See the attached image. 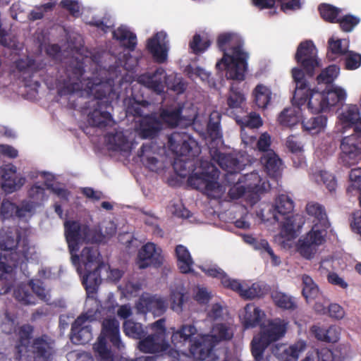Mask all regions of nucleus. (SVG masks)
<instances>
[{"instance_id":"1","label":"nucleus","mask_w":361,"mask_h":361,"mask_svg":"<svg viewBox=\"0 0 361 361\" xmlns=\"http://www.w3.org/2000/svg\"><path fill=\"white\" fill-rule=\"evenodd\" d=\"M64 228L72 262L78 264L77 271L89 295L100 284L101 273L108 269V265L100 262L97 247L88 244L99 241L101 237L87 225L75 221H66Z\"/></svg>"},{"instance_id":"2","label":"nucleus","mask_w":361,"mask_h":361,"mask_svg":"<svg viewBox=\"0 0 361 361\" xmlns=\"http://www.w3.org/2000/svg\"><path fill=\"white\" fill-rule=\"evenodd\" d=\"M171 342L174 347H181L189 343V351L196 359L204 360L212 357L214 346L221 341L228 340L233 336L232 329L224 324H216L211 334L198 333L192 324H184L178 329L171 328Z\"/></svg>"},{"instance_id":"3","label":"nucleus","mask_w":361,"mask_h":361,"mask_svg":"<svg viewBox=\"0 0 361 361\" xmlns=\"http://www.w3.org/2000/svg\"><path fill=\"white\" fill-rule=\"evenodd\" d=\"M270 188L268 181L263 180L257 172L250 173V207L252 216L255 215L261 223H275L280 221L279 216H285L290 214L294 208L293 200L285 194L279 195L274 204L267 202L256 203L260 200V195Z\"/></svg>"},{"instance_id":"4","label":"nucleus","mask_w":361,"mask_h":361,"mask_svg":"<svg viewBox=\"0 0 361 361\" xmlns=\"http://www.w3.org/2000/svg\"><path fill=\"white\" fill-rule=\"evenodd\" d=\"M216 45L223 52L222 58L216 63V69L225 71L227 78L243 80L248 58L245 40L236 33L224 32L218 36Z\"/></svg>"},{"instance_id":"5","label":"nucleus","mask_w":361,"mask_h":361,"mask_svg":"<svg viewBox=\"0 0 361 361\" xmlns=\"http://www.w3.org/2000/svg\"><path fill=\"white\" fill-rule=\"evenodd\" d=\"M154 334L140 340L137 348L144 353L160 354L168 355L177 359L178 361H215L216 356L212 353V357L204 360L195 358L190 353L174 349L167 340L166 329L164 320L159 319L150 325Z\"/></svg>"},{"instance_id":"6","label":"nucleus","mask_w":361,"mask_h":361,"mask_svg":"<svg viewBox=\"0 0 361 361\" xmlns=\"http://www.w3.org/2000/svg\"><path fill=\"white\" fill-rule=\"evenodd\" d=\"M291 73L295 83L293 104L296 106L298 109L306 106L312 114L326 110L323 91L310 87V83L305 78V73L301 68L295 67L292 69Z\"/></svg>"},{"instance_id":"7","label":"nucleus","mask_w":361,"mask_h":361,"mask_svg":"<svg viewBox=\"0 0 361 361\" xmlns=\"http://www.w3.org/2000/svg\"><path fill=\"white\" fill-rule=\"evenodd\" d=\"M108 341L120 349L123 345L120 340L119 324L115 319H106L102 324V330L94 350L99 361H115L116 357L109 349Z\"/></svg>"},{"instance_id":"8","label":"nucleus","mask_w":361,"mask_h":361,"mask_svg":"<svg viewBox=\"0 0 361 361\" xmlns=\"http://www.w3.org/2000/svg\"><path fill=\"white\" fill-rule=\"evenodd\" d=\"M218 171L213 165L206 164L202 172L197 171L189 178V183L197 189L203 190L213 198L221 196L224 188L217 182Z\"/></svg>"},{"instance_id":"9","label":"nucleus","mask_w":361,"mask_h":361,"mask_svg":"<svg viewBox=\"0 0 361 361\" xmlns=\"http://www.w3.org/2000/svg\"><path fill=\"white\" fill-rule=\"evenodd\" d=\"M180 117V110H166L160 115L161 121H158L155 116H147L142 118L140 122L138 133L142 138L153 137L164 126H175L178 124Z\"/></svg>"},{"instance_id":"10","label":"nucleus","mask_w":361,"mask_h":361,"mask_svg":"<svg viewBox=\"0 0 361 361\" xmlns=\"http://www.w3.org/2000/svg\"><path fill=\"white\" fill-rule=\"evenodd\" d=\"M138 81L157 92H161L164 90L165 83L177 93L182 92L185 87L181 78H178L176 74H172L166 77L164 70L161 68H158L152 75L145 74L141 75Z\"/></svg>"},{"instance_id":"11","label":"nucleus","mask_w":361,"mask_h":361,"mask_svg":"<svg viewBox=\"0 0 361 361\" xmlns=\"http://www.w3.org/2000/svg\"><path fill=\"white\" fill-rule=\"evenodd\" d=\"M307 348V343L305 341L299 340L293 344L289 345L284 350L286 355V361H298L301 353ZM335 357L332 350L328 348H322L320 349L312 348L309 350L305 357L301 361H334Z\"/></svg>"},{"instance_id":"12","label":"nucleus","mask_w":361,"mask_h":361,"mask_svg":"<svg viewBox=\"0 0 361 361\" xmlns=\"http://www.w3.org/2000/svg\"><path fill=\"white\" fill-rule=\"evenodd\" d=\"M295 60L302 67L301 70L310 77H312L315 69L320 66L317 50L312 40H305L299 44Z\"/></svg>"},{"instance_id":"13","label":"nucleus","mask_w":361,"mask_h":361,"mask_svg":"<svg viewBox=\"0 0 361 361\" xmlns=\"http://www.w3.org/2000/svg\"><path fill=\"white\" fill-rule=\"evenodd\" d=\"M75 80H79V75H82L80 66L78 68ZM67 88L70 92H76L79 90L85 91L87 94H92L97 98H102L106 97L112 91V85L109 81L102 82L101 80H96L94 82L90 81L89 79L85 81V85L75 81L74 80L67 85Z\"/></svg>"},{"instance_id":"14","label":"nucleus","mask_w":361,"mask_h":361,"mask_svg":"<svg viewBox=\"0 0 361 361\" xmlns=\"http://www.w3.org/2000/svg\"><path fill=\"white\" fill-rule=\"evenodd\" d=\"M341 160L344 166L350 167L361 155V136L352 134L343 137L341 143Z\"/></svg>"},{"instance_id":"15","label":"nucleus","mask_w":361,"mask_h":361,"mask_svg":"<svg viewBox=\"0 0 361 361\" xmlns=\"http://www.w3.org/2000/svg\"><path fill=\"white\" fill-rule=\"evenodd\" d=\"M94 319L92 312L82 314L72 326L71 340L75 344H85L92 337L90 322Z\"/></svg>"},{"instance_id":"16","label":"nucleus","mask_w":361,"mask_h":361,"mask_svg":"<svg viewBox=\"0 0 361 361\" xmlns=\"http://www.w3.org/2000/svg\"><path fill=\"white\" fill-rule=\"evenodd\" d=\"M164 257L161 249L152 243H148L138 252L137 264L141 269L157 266L162 263Z\"/></svg>"},{"instance_id":"17","label":"nucleus","mask_w":361,"mask_h":361,"mask_svg":"<svg viewBox=\"0 0 361 361\" xmlns=\"http://www.w3.org/2000/svg\"><path fill=\"white\" fill-rule=\"evenodd\" d=\"M288 323L281 318H275L268 321L267 325L261 328L259 336L267 343H272L281 339L286 335Z\"/></svg>"},{"instance_id":"18","label":"nucleus","mask_w":361,"mask_h":361,"mask_svg":"<svg viewBox=\"0 0 361 361\" xmlns=\"http://www.w3.org/2000/svg\"><path fill=\"white\" fill-rule=\"evenodd\" d=\"M1 188L7 193L19 190L25 183V179L17 173V168L13 164H6L1 168Z\"/></svg>"},{"instance_id":"19","label":"nucleus","mask_w":361,"mask_h":361,"mask_svg":"<svg viewBox=\"0 0 361 361\" xmlns=\"http://www.w3.org/2000/svg\"><path fill=\"white\" fill-rule=\"evenodd\" d=\"M147 47L156 61L164 63L167 60L169 45L167 35L164 32H159L149 38Z\"/></svg>"},{"instance_id":"20","label":"nucleus","mask_w":361,"mask_h":361,"mask_svg":"<svg viewBox=\"0 0 361 361\" xmlns=\"http://www.w3.org/2000/svg\"><path fill=\"white\" fill-rule=\"evenodd\" d=\"M202 270L208 276L219 278L222 285L228 288L236 291L243 298H248L247 291L244 289L240 283L235 279H233L227 276L223 270L216 265L201 267Z\"/></svg>"},{"instance_id":"21","label":"nucleus","mask_w":361,"mask_h":361,"mask_svg":"<svg viewBox=\"0 0 361 361\" xmlns=\"http://www.w3.org/2000/svg\"><path fill=\"white\" fill-rule=\"evenodd\" d=\"M284 221L281 227V235L288 240L295 239L300 233L305 224L304 217L300 214H295L291 216L284 217Z\"/></svg>"},{"instance_id":"22","label":"nucleus","mask_w":361,"mask_h":361,"mask_svg":"<svg viewBox=\"0 0 361 361\" xmlns=\"http://www.w3.org/2000/svg\"><path fill=\"white\" fill-rule=\"evenodd\" d=\"M137 309L142 312L152 311L154 314H160L166 310V304L160 297L145 295L140 299Z\"/></svg>"},{"instance_id":"23","label":"nucleus","mask_w":361,"mask_h":361,"mask_svg":"<svg viewBox=\"0 0 361 361\" xmlns=\"http://www.w3.org/2000/svg\"><path fill=\"white\" fill-rule=\"evenodd\" d=\"M30 350L33 361H49L52 355V346L44 338L36 339Z\"/></svg>"},{"instance_id":"24","label":"nucleus","mask_w":361,"mask_h":361,"mask_svg":"<svg viewBox=\"0 0 361 361\" xmlns=\"http://www.w3.org/2000/svg\"><path fill=\"white\" fill-rule=\"evenodd\" d=\"M260 162L269 176H277L281 165V159L274 150L263 154L260 157Z\"/></svg>"},{"instance_id":"25","label":"nucleus","mask_w":361,"mask_h":361,"mask_svg":"<svg viewBox=\"0 0 361 361\" xmlns=\"http://www.w3.org/2000/svg\"><path fill=\"white\" fill-rule=\"evenodd\" d=\"M272 92L269 87L258 84L252 91L253 103L258 109H266L270 104Z\"/></svg>"},{"instance_id":"26","label":"nucleus","mask_w":361,"mask_h":361,"mask_svg":"<svg viewBox=\"0 0 361 361\" xmlns=\"http://www.w3.org/2000/svg\"><path fill=\"white\" fill-rule=\"evenodd\" d=\"M306 212L308 215L314 217V222L317 224L322 228H327L329 223L324 206L317 202H309L306 205Z\"/></svg>"},{"instance_id":"27","label":"nucleus","mask_w":361,"mask_h":361,"mask_svg":"<svg viewBox=\"0 0 361 361\" xmlns=\"http://www.w3.org/2000/svg\"><path fill=\"white\" fill-rule=\"evenodd\" d=\"M283 0H253V4L260 9L272 8L276 3H281V10L283 12L287 11H295L301 8L300 0H290L287 2H282Z\"/></svg>"},{"instance_id":"28","label":"nucleus","mask_w":361,"mask_h":361,"mask_svg":"<svg viewBox=\"0 0 361 361\" xmlns=\"http://www.w3.org/2000/svg\"><path fill=\"white\" fill-rule=\"evenodd\" d=\"M324 99L325 101L326 109L330 106H334L340 103H343L346 97L345 90L335 85H331L323 90Z\"/></svg>"},{"instance_id":"29","label":"nucleus","mask_w":361,"mask_h":361,"mask_svg":"<svg viewBox=\"0 0 361 361\" xmlns=\"http://www.w3.org/2000/svg\"><path fill=\"white\" fill-rule=\"evenodd\" d=\"M250 245H252L255 250L259 251L261 255H267L269 256L273 266L280 264V258L275 255L267 240L257 239L250 235Z\"/></svg>"},{"instance_id":"30","label":"nucleus","mask_w":361,"mask_h":361,"mask_svg":"<svg viewBox=\"0 0 361 361\" xmlns=\"http://www.w3.org/2000/svg\"><path fill=\"white\" fill-rule=\"evenodd\" d=\"M176 255L180 271L184 274L192 272L194 262L187 247L181 245H178L176 248Z\"/></svg>"},{"instance_id":"31","label":"nucleus","mask_w":361,"mask_h":361,"mask_svg":"<svg viewBox=\"0 0 361 361\" xmlns=\"http://www.w3.org/2000/svg\"><path fill=\"white\" fill-rule=\"evenodd\" d=\"M327 123V117L324 115H317L309 119L302 121V126L305 131L316 134L324 129Z\"/></svg>"},{"instance_id":"32","label":"nucleus","mask_w":361,"mask_h":361,"mask_svg":"<svg viewBox=\"0 0 361 361\" xmlns=\"http://www.w3.org/2000/svg\"><path fill=\"white\" fill-rule=\"evenodd\" d=\"M212 39L207 33L195 34L190 42V48L195 54L205 51L211 45Z\"/></svg>"},{"instance_id":"33","label":"nucleus","mask_w":361,"mask_h":361,"mask_svg":"<svg viewBox=\"0 0 361 361\" xmlns=\"http://www.w3.org/2000/svg\"><path fill=\"white\" fill-rule=\"evenodd\" d=\"M339 73V68L336 65H330L322 72L317 77V82L318 85L325 84L326 88L334 85L333 84L335 79Z\"/></svg>"},{"instance_id":"34","label":"nucleus","mask_w":361,"mask_h":361,"mask_svg":"<svg viewBox=\"0 0 361 361\" xmlns=\"http://www.w3.org/2000/svg\"><path fill=\"white\" fill-rule=\"evenodd\" d=\"M115 39L128 48H133L136 44V37L130 32L126 27L121 26L113 32Z\"/></svg>"},{"instance_id":"35","label":"nucleus","mask_w":361,"mask_h":361,"mask_svg":"<svg viewBox=\"0 0 361 361\" xmlns=\"http://www.w3.org/2000/svg\"><path fill=\"white\" fill-rule=\"evenodd\" d=\"M111 114L100 109H95L88 114V122L90 124L96 126H106L111 122Z\"/></svg>"},{"instance_id":"36","label":"nucleus","mask_w":361,"mask_h":361,"mask_svg":"<svg viewBox=\"0 0 361 361\" xmlns=\"http://www.w3.org/2000/svg\"><path fill=\"white\" fill-rule=\"evenodd\" d=\"M299 112L292 108L284 109L279 114L278 121L284 127L291 128L300 121Z\"/></svg>"},{"instance_id":"37","label":"nucleus","mask_w":361,"mask_h":361,"mask_svg":"<svg viewBox=\"0 0 361 361\" xmlns=\"http://www.w3.org/2000/svg\"><path fill=\"white\" fill-rule=\"evenodd\" d=\"M37 178L44 180V185L47 190H50L54 194L62 199H66L68 196V192L61 186L54 185L51 184L50 182L53 180L54 176L52 174L47 172H39Z\"/></svg>"},{"instance_id":"38","label":"nucleus","mask_w":361,"mask_h":361,"mask_svg":"<svg viewBox=\"0 0 361 361\" xmlns=\"http://www.w3.org/2000/svg\"><path fill=\"white\" fill-rule=\"evenodd\" d=\"M318 10L321 17L326 22L331 23H337L341 10L336 6L328 4H322L319 6Z\"/></svg>"},{"instance_id":"39","label":"nucleus","mask_w":361,"mask_h":361,"mask_svg":"<svg viewBox=\"0 0 361 361\" xmlns=\"http://www.w3.org/2000/svg\"><path fill=\"white\" fill-rule=\"evenodd\" d=\"M108 142L114 149L123 151L128 150L131 146V142L123 132H117L114 135H110L108 137Z\"/></svg>"},{"instance_id":"40","label":"nucleus","mask_w":361,"mask_h":361,"mask_svg":"<svg viewBox=\"0 0 361 361\" xmlns=\"http://www.w3.org/2000/svg\"><path fill=\"white\" fill-rule=\"evenodd\" d=\"M271 298L274 304L281 309L295 310L297 307L293 298L283 293L273 292L271 293Z\"/></svg>"},{"instance_id":"41","label":"nucleus","mask_w":361,"mask_h":361,"mask_svg":"<svg viewBox=\"0 0 361 361\" xmlns=\"http://www.w3.org/2000/svg\"><path fill=\"white\" fill-rule=\"evenodd\" d=\"M269 345L260 336L258 338H253L251 342V353L255 361H266L264 358V353Z\"/></svg>"},{"instance_id":"42","label":"nucleus","mask_w":361,"mask_h":361,"mask_svg":"<svg viewBox=\"0 0 361 361\" xmlns=\"http://www.w3.org/2000/svg\"><path fill=\"white\" fill-rule=\"evenodd\" d=\"M302 295L306 300L314 299L319 293V288L313 279L308 275L304 274L302 277Z\"/></svg>"},{"instance_id":"43","label":"nucleus","mask_w":361,"mask_h":361,"mask_svg":"<svg viewBox=\"0 0 361 361\" xmlns=\"http://www.w3.org/2000/svg\"><path fill=\"white\" fill-rule=\"evenodd\" d=\"M93 14V11L90 8H83L81 12V15L82 16L83 20L92 25H94L101 30H104V32H106L107 30L113 25L111 22L109 20H107L106 22H104L103 20H100L99 19H97L95 17L92 16V18H90V16Z\"/></svg>"},{"instance_id":"44","label":"nucleus","mask_w":361,"mask_h":361,"mask_svg":"<svg viewBox=\"0 0 361 361\" xmlns=\"http://www.w3.org/2000/svg\"><path fill=\"white\" fill-rule=\"evenodd\" d=\"M185 290L181 285L176 287L171 290V309L176 312H180L182 310V304L184 302V294Z\"/></svg>"},{"instance_id":"45","label":"nucleus","mask_w":361,"mask_h":361,"mask_svg":"<svg viewBox=\"0 0 361 361\" xmlns=\"http://www.w3.org/2000/svg\"><path fill=\"white\" fill-rule=\"evenodd\" d=\"M125 334L137 339H140L144 334V330L140 323H135L131 320H127L123 325Z\"/></svg>"},{"instance_id":"46","label":"nucleus","mask_w":361,"mask_h":361,"mask_svg":"<svg viewBox=\"0 0 361 361\" xmlns=\"http://www.w3.org/2000/svg\"><path fill=\"white\" fill-rule=\"evenodd\" d=\"M360 111L357 105H350L341 114V120L344 124L353 125L360 118Z\"/></svg>"},{"instance_id":"47","label":"nucleus","mask_w":361,"mask_h":361,"mask_svg":"<svg viewBox=\"0 0 361 361\" xmlns=\"http://www.w3.org/2000/svg\"><path fill=\"white\" fill-rule=\"evenodd\" d=\"M298 251L303 257L310 259L316 252V246L304 237L298 242Z\"/></svg>"},{"instance_id":"48","label":"nucleus","mask_w":361,"mask_h":361,"mask_svg":"<svg viewBox=\"0 0 361 361\" xmlns=\"http://www.w3.org/2000/svg\"><path fill=\"white\" fill-rule=\"evenodd\" d=\"M338 23L341 30L343 32H351L354 27L360 23V18L348 14L338 18Z\"/></svg>"},{"instance_id":"49","label":"nucleus","mask_w":361,"mask_h":361,"mask_svg":"<svg viewBox=\"0 0 361 361\" xmlns=\"http://www.w3.org/2000/svg\"><path fill=\"white\" fill-rule=\"evenodd\" d=\"M270 290V287L265 282L259 281L253 283L250 286V300L255 298H263L268 294Z\"/></svg>"},{"instance_id":"50","label":"nucleus","mask_w":361,"mask_h":361,"mask_svg":"<svg viewBox=\"0 0 361 361\" xmlns=\"http://www.w3.org/2000/svg\"><path fill=\"white\" fill-rule=\"evenodd\" d=\"M317 224H314L312 230L308 232L305 238H306L311 243L314 244L316 247L322 245L324 241V231L320 230Z\"/></svg>"},{"instance_id":"51","label":"nucleus","mask_w":361,"mask_h":361,"mask_svg":"<svg viewBox=\"0 0 361 361\" xmlns=\"http://www.w3.org/2000/svg\"><path fill=\"white\" fill-rule=\"evenodd\" d=\"M350 185L347 188L348 192L361 190V168L351 169L349 174Z\"/></svg>"},{"instance_id":"52","label":"nucleus","mask_w":361,"mask_h":361,"mask_svg":"<svg viewBox=\"0 0 361 361\" xmlns=\"http://www.w3.org/2000/svg\"><path fill=\"white\" fill-rule=\"evenodd\" d=\"M321 181L326 186L329 192H335L337 188V180L335 176L326 171L319 173Z\"/></svg>"},{"instance_id":"53","label":"nucleus","mask_w":361,"mask_h":361,"mask_svg":"<svg viewBox=\"0 0 361 361\" xmlns=\"http://www.w3.org/2000/svg\"><path fill=\"white\" fill-rule=\"evenodd\" d=\"M0 214L4 218L12 216L13 214H16L18 216L23 215L22 211L18 209V207L8 200L2 202Z\"/></svg>"},{"instance_id":"54","label":"nucleus","mask_w":361,"mask_h":361,"mask_svg":"<svg viewBox=\"0 0 361 361\" xmlns=\"http://www.w3.org/2000/svg\"><path fill=\"white\" fill-rule=\"evenodd\" d=\"M345 59V68L347 70H355L361 66V54L354 51H348Z\"/></svg>"},{"instance_id":"55","label":"nucleus","mask_w":361,"mask_h":361,"mask_svg":"<svg viewBox=\"0 0 361 361\" xmlns=\"http://www.w3.org/2000/svg\"><path fill=\"white\" fill-rule=\"evenodd\" d=\"M328 44V49L333 54L342 56L346 54L348 51V47H343L341 39L334 40L333 39H330Z\"/></svg>"},{"instance_id":"56","label":"nucleus","mask_w":361,"mask_h":361,"mask_svg":"<svg viewBox=\"0 0 361 361\" xmlns=\"http://www.w3.org/2000/svg\"><path fill=\"white\" fill-rule=\"evenodd\" d=\"M265 313L259 307H255L252 314L250 313V327L257 326H263V320L265 317Z\"/></svg>"},{"instance_id":"57","label":"nucleus","mask_w":361,"mask_h":361,"mask_svg":"<svg viewBox=\"0 0 361 361\" xmlns=\"http://www.w3.org/2000/svg\"><path fill=\"white\" fill-rule=\"evenodd\" d=\"M271 144V136L268 133H264L261 134L257 142V149L258 151L264 152V154L267 153L271 150L270 149Z\"/></svg>"},{"instance_id":"58","label":"nucleus","mask_w":361,"mask_h":361,"mask_svg":"<svg viewBox=\"0 0 361 361\" xmlns=\"http://www.w3.org/2000/svg\"><path fill=\"white\" fill-rule=\"evenodd\" d=\"M218 162L221 168L231 173L235 170L236 161L230 156L220 154L218 158Z\"/></svg>"},{"instance_id":"59","label":"nucleus","mask_w":361,"mask_h":361,"mask_svg":"<svg viewBox=\"0 0 361 361\" xmlns=\"http://www.w3.org/2000/svg\"><path fill=\"white\" fill-rule=\"evenodd\" d=\"M44 188L37 184L32 186L29 191L30 197L36 204H38L41 201L44 200Z\"/></svg>"},{"instance_id":"60","label":"nucleus","mask_w":361,"mask_h":361,"mask_svg":"<svg viewBox=\"0 0 361 361\" xmlns=\"http://www.w3.org/2000/svg\"><path fill=\"white\" fill-rule=\"evenodd\" d=\"M325 334L326 343H336L340 338L341 329L336 325H331L326 329Z\"/></svg>"},{"instance_id":"61","label":"nucleus","mask_w":361,"mask_h":361,"mask_svg":"<svg viewBox=\"0 0 361 361\" xmlns=\"http://www.w3.org/2000/svg\"><path fill=\"white\" fill-rule=\"evenodd\" d=\"M14 295L18 301L22 302L24 304L35 303V301L33 300V296L30 294H28L25 290L24 287H21L15 290Z\"/></svg>"},{"instance_id":"62","label":"nucleus","mask_w":361,"mask_h":361,"mask_svg":"<svg viewBox=\"0 0 361 361\" xmlns=\"http://www.w3.org/2000/svg\"><path fill=\"white\" fill-rule=\"evenodd\" d=\"M186 72L189 77L192 79H195V77L197 76L199 77L202 81H205L209 78V74L204 70L200 68H192V66H188L186 69Z\"/></svg>"},{"instance_id":"63","label":"nucleus","mask_w":361,"mask_h":361,"mask_svg":"<svg viewBox=\"0 0 361 361\" xmlns=\"http://www.w3.org/2000/svg\"><path fill=\"white\" fill-rule=\"evenodd\" d=\"M328 312L330 317L336 319H341L345 316L343 308L336 303L329 305Z\"/></svg>"},{"instance_id":"64","label":"nucleus","mask_w":361,"mask_h":361,"mask_svg":"<svg viewBox=\"0 0 361 361\" xmlns=\"http://www.w3.org/2000/svg\"><path fill=\"white\" fill-rule=\"evenodd\" d=\"M68 361H93L92 356L87 353L72 351L67 355Z\"/></svg>"}]
</instances>
